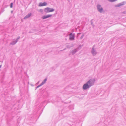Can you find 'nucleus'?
<instances>
[{"label": "nucleus", "instance_id": "obj_1", "mask_svg": "<svg viewBox=\"0 0 126 126\" xmlns=\"http://www.w3.org/2000/svg\"><path fill=\"white\" fill-rule=\"evenodd\" d=\"M95 82V80L94 79H90L87 82V83L91 87L94 85Z\"/></svg>", "mask_w": 126, "mask_h": 126}, {"label": "nucleus", "instance_id": "obj_2", "mask_svg": "<svg viewBox=\"0 0 126 126\" xmlns=\"http://www.w3.org/2000/svg\"><path fill=\"white\" fill-rule=\"evenodd\" d=\"M91 52L93 56H95L97 54V52L96 50V48H95V46L94 45L92 47L91 50Z\"/></svg>", "mask_w": 126, "mask_h": 126}, {"label": "nucleus", "instance_id": "obj_3", "mask_svg": "<svg viewBox=\"0 0 126 126\" xmlns=\"http://www.w3.org/2000/svg\"><path fill=\"white\" fill-rule=\"evenodd\" d=\"M54 10L53 8H51L48 7L45 9L44 11L46 13H48L53 11Z\"/></svg>", "mask_w": 126, "mask_h": 126}, {"label": "nucleus", "instance_id": "obj_4", "mask_svg": "<svg viewBox=\"0 0 126 126\" xmlns=\"http://www.w3.org/2000/svg\"><path fill=\"white\" fill-rule=\"evenodd\" d=\"M97 9L98 11L100 13H102L103 11V8L100 5L98 4L97 5Z\"/></svg>", "mask_w": 126, "mask_h": 126}, {"label": "nucleus", "instance_id": "obj_5", "mask_svg": "<svg viewBox=\"0 0 126 126\" xmlns=\"http://www.w3.org/2000/svg\"><path fill=\"white\" fill-rule=\"evenodd\" d=\"M90 87L87 83L84 84L83 86V88L84 90H85L89 88Z\"/></svg>", "mask_w": 126, "mask_h": 126}, {"label": "nucleus", "instance_id": "obj_6", "mask_svg": "<svg viewBox=\"0 0 126 126\" xmlns=\"http://www.w3.org/2000/svg\"><path fill=\"white\" fill-rule=\"evenodd\" d=\"M70 36L69 40H74V38L75 37V34H72V33H70L69 35Z\"/></svg>", "mask_w": 126, "mask_h": 126}, {"label": "nucleus", "instance_id": "obj_7", "mask_svg": "<svg viewBox=\"0 0 126 126\" xmlns=\"http://www.w3.org/2000/svg\"><path fill=\"white\" fill-rule=\"evenodd\" d=\"M52 16V15L49 14L48 15H46L43 16L42 17V18L43 19H45L47 18L50 17H51Z\"/></svg>", "mask_w": 126, "mask_h": 126}, {"label": "nucleus", "instance_id": "obj_8", "mask_svg": "<svg viewBox=\"0 0 126 126\" xmlns=\"http://www.w3.org/2000/svg\"><path fill=\"white\" fill-rule=\"evenodd\" d=\"M126 3V2L125 1H123L118 4L117 5H116V7H120L122 5H124Z\"/></svg>", "mask_w": 126, "mask_h": 126}, {"label": "nucleus", "instance_id": "obj_9", "mask_svg": "<svg viewBox=\"0 0 126 126\" xmlns=\"http://www.w3.org/2000/svg\"><path fill=\"white\" fill-rule=\"evenodd\" d=\"M32 15V14L31 13H29L24 17V19H25L28 18L30 17Z\"/></svg>", "mask_w": 126, "mask_h": 126}, {"label": "nucleus", "instance_id": "obj_10", "mask_svg": "<svg viewBox=\"0 0 126 126\" xmlns=\"http://www.w3.org/2000/svg\"><path fill=\"white\" fill-rule=\"evenodd\" d=\"M47 3L46 2L40 3L39 4V6H46L47 5Z\"/></svg>", "mask_w": 126, "mask_h": 126}, {"label": "nucleus", "instance_id": "obj_11", "mask_svg": "<svg viewBox=\"0 0 126 126\" xmlns=\"http://www.w3.org/2000/svg\"><path fill=\"white\" fill-rule=\"evenodd\" d=\"M78 51V50H77V49L76 48L74 50H72L71 51V53L72 55H74Z\"/></svg>", "mask_w": 126, "mask_h": 126}, {"label": "nucleus", "instance_id": "obj_12", "mask_svg": "<svg viewBox=\"0 0 126 126\" xmlns=\"http://www.w3.org/2000/svg\"><path fill=\"white\" fill-rule=\"evenodd\" d=\"M17 42L16 40L13 41L10 43V45H14L16 44Z\"/></svg>", "mask_w": 126, "mask_h": 126}, {"label": "nucleus", "instance_id": "obj_13", "mask_svg": "<svg viewBox=\"0 0 126 126\" xmlns=\"http://www.w3.org/2000/svg\"><path fill=\"white\" fill-rule=\"evenodd\" d=\"M82 46L83 45H80L76 49H77V50H78V51L81 48Z\"/></svg>", "mask_w": 126, "mask_h": 126}, {"label": "nucleus", "instance_id": "obj_14", "mask_svg": "<svg viewBox=\"0 0 126 126\" xmlns=\"http://www.w3.org/2000/svg\"><path fill=\"white\" fill-rule=\"evenodd\" d=\"M47 78H45L44 80L43 81H42V83H41L43 85L44 84V83L46 82V81H47Z\"/></svg>", "mask_w": 126, "mask_h": 126}, {"label": "nucleus", "instance_id": "obj_15", "mask_svg": "<svg viewBox=\"0 0 126 126\" xmlns=\"http://www.w3.org/2000/svg\"><path fill=\"white\" fill-rule=\"evenodd\" d=\"M117 0H109L108 1L110 2H113L115 1H116Z\"/></svg>", "mask_w": 126, "mask_h": 126}, {"label": "nucleus", "instance_id": "obj_16", "mask_svg": "<svg viewBox=\"0 0 126 126\" xmlns=\"http://www.w3.org/2000/svg\"><path fill=\"white\" fill-rule=\"evenodd\" d=\"M65 110L64 109H63L62 110V111H61V113L62 114H63V113L64 112V111Z\"/></svg>", "mask_w": 126, "mask_h": 126}, {"label": "nucleus", "instance_id": "obj_17", "mask_svg": "<svg viewBox=\"0 0 126 126\" xmlns=\"http://www.w3.org/2000/svg\"><path fill=\"white\" fill-rule=\"evenodd\" d=\"M10 7L11 8L13 7V3H11L10 5Z\"/></svg>", "mask_w": 126, "mask_h": 126}, {"label": "nucleus", "instance_id": "obj_18", "mask_svg": "<svg viewBox=\"0 0 126 126\" xmlns=\"http://www.w3.org/2000/svg\"><path fill=\"white\" fill-rule=\"evenodd\" d=\"M20 37L19 36L16 39V40L17 41V42L18 41V39L20 38Z\"/></svg>", "mask_w": 126, "mask_h": 126}, {"label": "nucleus", "instance_id": "obj_19", "mask_svg": "<svg viewBox=\"0 0 126 126\" xmlns=\"http://www.w3.org/2000/svg\"><path fill=\"white\" fill-rule=\"evenodd\" d=\"M42 85H43L41 83L40 85H38V86L39 87H40V86H42Z\"/></svg>", "mask_w": 126, "mask_h": 126}, {"label": "nucleus", "instance_id": "obj_20", "mask_svg": "<svg viewBox=\"0 0 126 126\" xmlns=\"http://www.w3.org/2000/svg\"><path fill=\"white\" fill-rule=\"evenodd\" d=\"M83 36H84V35H82L81 36V37H80V39H82L83 38Z\"/></svg>", "mask_w": 126, "mask_h": 126}, {"label": "nucleus", "instance_id": "obj_21", "mask_svg": "<svg viewBox=\"0 0 126 126\" xmlns=\"http://www.w3.org/2000/svg\"><path fill=\"white\" fill-rule=\"evenodd\" d=\"M40 10L41 12H42V11H43L42 10V9H40Z\"/></svg>", "mask_w": 126, "mask_h": 126}, {"label": "nucleus", "instance_id": "obj_22", "mask_svg": "<svg viewBox=\"0 0 126 126\" xmlns=\"http://www.w3.org/2000/svg\"><path fill=\"white\" fill-rule=\"evenodd\" d=\"M39 88L38 87V86H37L36 87V89H37V88Z\"/></svg>", "mask_w": 126, "mask_h": 126}, {"label": "nucleus", "instance_id": "obj_23", "mask_svg": "<svg viewBox=\"0 0 126 126\" xmlns=\"http://www.w3.org/2000/svg\"><path fill=\"white\" fill-rule=\"evenodd\" d=\"M91 24L92 25V24H93V23L92 22V20H91Z\"/></svg>", "mask_w": 126, "mask_h": 126}, {"label": "nucleus", "instance_id": "obj_24", "mask_svg": "<svg viewBox=\"0 0 126 126\" xmlns=\"http://www.w3.org/2000/svg\"><path fill=\"white\" fill-rule=\"evenodd\" d=\"M2 66V65H0V68H1Z\"/></svg>", "mask_w": 126, "mask_h": 126}, {"label": "nucleus", "instance_id": "obj_25", "mask_svg": "<svg viewBox=\"0 0 126 126\" xmlns=\"http://www.w3.org/2000/svg\"><path fill=\"white\" fill-rule=\"evenodd\" d=\"M66 49V48L64 49H63V50H62V51H63V50H65V49Z\"/></svg>", "mask_w": 126, "mask_h": 126}, {"label": "nucleus", "instance_id": "obj_26", "mask_svg": "<svg viewBox=\"0 0 126 126\" xmlns=\"http://www.w3.org/2000/svg\"><path fill=\"white\" fill-rule=\"evenodd\" d=\"M12 12H13V11H11V13H12Z\"/></svg>", "mask_w": 126, "mask_h": 126}]
</instances>
